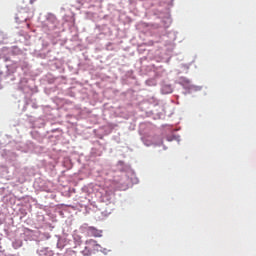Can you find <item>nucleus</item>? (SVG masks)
<instances>
[{
  "label": "nucleus",
  "mask_w": 256,
  "mask_h": 256,
  "mask_svg": "<svg viewBox=\"0 0 256 256\" xmlns=\"http://www.w3.org/2000/svg\"><path fill=\"white\" fill-rule=\"evenodd\" d=\"M87 236L88 237H103V231L98 230L95 227H89L87 229Z\"/></svg>",
  "instance_id": "7ed1b4c3"
},
{
  "label": "nucleus",
  "mask_w": 256,
  "mask_h": 256,
  "mask_svg": "<svg viewBox=\"0 0 256 256\" xmlns=\"http://www.w3.org/2000/svg\"><path fill=\"white\" fill-rule=\"evenodd\" d=\"M101 251V246L97 243L96 240L89 239L85 241V247L81 251L84 256H91L95 253H99Z\"/></svg>",
  "instance_id": "f257e3e1"
},
{
  "label": "nucleus",
  "mask_w": 256,
  "mask_h": 256,
  "mask_svg": "<svg viewBox=\"0 0 256 256\" xmlns=\"http://www.w3.org/2000/svg\"><path fill=\"white\" fill-rule=\"evenodd\" d=\"M37 0H23L21 9H24L26 13H34L35 8L33 7V2Z\"/></svg>",
  "instance_id": "f03ea898"
}]
</instances>
